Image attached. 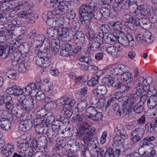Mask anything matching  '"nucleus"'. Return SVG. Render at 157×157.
<instances>
[{
  "mask_svg": "<svg viewBox=\"0 0 157 157\" xmlns=\"http://www.w3.org/2000/svg\"><path fill=\"white\" fill-rule=\"evenodd\" d=\"M121 75L122 77L121 78L126 83H128L133 80V78H132V74L130 72L127 71L124 72Z\"/></svg>",
  "mask_w": 157,
  "mask_h": 157,
  "instance_id": "40",
  "label": "nucleus"
},
{
  "mask_svg": "<svg viewBox=\"0 0 157 157\" xmlns=\"http://www.w3.org/2000/svg\"><path fill=\"white\" fill-rule=\"evenodd\" d=\"M8 27H6L5 28V33L4 34L3 40L2 41L0 40V42H3L5 40L13 37V31L10 28V27H12V26L11 25H8Z\"/></svg>",
  "mask_w": 157,
  "mask_h": 157,
  "instance_id": "24",
  "label": "nucleus"
},
{
  "mask_svg": "<svg viewBox=\"0 0 157 157\" xmlns=\"http://www.w3.org/2000/svg\"><path fill=\"white\" fill-rule=\"evenodd\" d=\"M113 143L116 144L115 147L114 148L117 151V153L120 154L121 152H123L124 150V140L121 139L119 136H115L113 139Z\"/></svg>",
  "mask_w": 157,
  "mask_h": 157,
  "instance_id": "13",
  "label": "nucleus"
},
{
  "mask_svg": "<svg viewBox=\"0 0 157 157\" xmlns=\"http://www.w3.org/2000/svg\"><path fill=\"white\" fill-rule=\"evenodd\" d=\"M128 66L123 64L112 66L109 69L110 74L114 75H121L124 72L128 71Z\"/></svg>",
  "mask_w": 157,
  "mask_h": 157,
  "instance_id": "11",
  "label": "nucleus"
},
{
  "mask_svg": "<svg viewBox=\"0 0 157 157\" xmlns=\"http://www.w3.org/2000/svg\"><path fill=\"white\" fill-rule=\"evenodd\" d=\"M99 9L96 6V9L94 10L91 13L90 16L88 17V18L85 21V23L86 25H89L91 22L92 20L94 18L96 20H100L102 18L101 13L100 10H99Z\"/></svg>",
  "mask_w": 157,
  "mask_h": 157,
  "instance_id": "15",
  "label": "nucleus"
},
{
  "mask_svg": "<svg viewBox=\"0 0 157 157\" xmlns=\"http://www.w3.org/2000/svg\"><path fill=\"white\" fill-rule=\"evenodd\" d=\"M96 9V6L93 4L92 2L83 4L80 6L78 13L80 14L79 19L82 24H85L88 17L90 16L92 11Z\"/></svg>",
  "mask_w": 157,
  "mask_h": 157,
  "instance_id": "1",
  "label": "nucleus"
},
{
  "mask_svg": "<svg viewBox=\"0 0 157 157\" xmlns=\"http://www.w3.org/2000/svg\"><path fill=\"white\" fill-rule=\"evenodd\" d=\"M55 120V117L52 115H50L47 117L45 122V126L47 128L49 125L52 124Z\"/></svg>",
  "mask_w": 157,
  "mask_h": 157,
  "instance_id": "57",
  "label": "nucleus"
},
{
  "mask_svg": "<svg viewBox=\"0 0 157 157\" xmlns=\"http://www.w3.org/2000/svg\"><path fill=\"white\" fill-rule=\"evenodd\" d=\"M145 130L142 128H137L131 133L130 140L134 143L139 142L144 137Z\"/></svg>",
  "mask_w": 157,
  "mask_h": 157,
  "instance_id": "9",
  "label": "nucleus"
},
{
  "mask_svg": "<svg viewBox=\"0 0 157 157\" xmlns=\"http://www.w3.org/2000/svg\"><path fill=\"white\" fill-rule=\"evenodd\" d=\"M44 20L46 21V19H47L46 22V24L48 25L50 27H53L54 26H55V25L57 23V22H59V21L58 20H56L55 19V18L52 17H45Z\"/></svg>",
  "mask_w": 157,
  "mask_h": 157,
  "instance_id": "39",
  "label": "nucleus"
},
{
  "mask_svg": "<svg viewBox=\"0 0 157 157\" xmlns=\"http://www.w3.org/2000/svg\"><path fill=\"white\" fill-rule=\"evenodd\" d=\"M52 129L48 128L47 131L45 132L48 138L55 139L58 135L64 133L63 130L59 124H52Z\"/></svg>",
  "mask_w": 157,
  "mask_h": 157,
  "instance_id": "7",
  "label": "nucleus"
},
{
  "mask_svg": "<svg viewBox=\"0 0 157 157\" xmlns=\"http://www.w3.org/2000/svg\"><path fill=\"white\" fill-rule=\"evenodd\" d=\"M116 97L115 95H113V97L109 98L107 101L106 106L107 107L109 106L112 105L113 106L114 110L116 112L117 114L120 116H123L124 113V109L123 108L120 109V107L117 104L115 101H116Z\"/></svg>",
  "mask_w": 157,
  "mask_h": 157,
  "instance_id": "10",
  "label": "nucleus"
},
{
  "mask_svg": "<svg viewBox=\"0 0 157 157\" xmlns=\"http://www.w3.org/2000/svg\"><path fill=\"white\" fill-rule=\"evenodd\" d=\"M19 101L16 103V107L17 110L23 112L24 111L28 113L34 108L35 102L36 101L33 98L28 99L26 96L18 98Z\"/></svg>",
  "mask_w": 157,
  "mask_h": 157,
  "instance_id": "3",
  "label": "nucleus"
},
{
  "mask_svg": "<svg viewBox=\"0 0 157 157\" xmlns=\"http://www.w3.org/2000/svg\"><path fill=\"white\" fill-rule=\"evenodd\" d=\"M119 31H116L113 33V34L110 33L111 38L110 39V41H111V45L114 44L115 42L118 41V35Z\"/></svg>",
  "mask_w": 157,
  "mask_h": 157,
  "instance_id": "50",
  "label": "nucleus"
},
{
  "mask_svg": "<svg viewBox=\"0 0 157 157\" xmlns=\"http://www.w3.org/2000/svg\"><path fill=\"white\" fill-rule=\"evenodd\" d=\"M32 126V121L31 120H26L20 122L18 128L20 131L25 132L29 131Z\"/></svg>",
  "mask_w": 157,
  "mask_h": 157,
  "instance_id": "17",
  "label": "nucleus"
},
{
  "mask_svg": "<svg viewBox=\"0 0 157 157\" xmlns=\"http://www.w3.org/2000/svg\"><path fill=\"white\" fill-rule=\"evenodd\" d=\"M32 121H33V124L34 125V127H35V126L44 125V123H43L44 121V117H40L36 118L34 119Z\"/></svg>",
  "mask_w": 157,
  "mask_h": 157,
  "instance_id": "52",
  "label": "nucleus"
},
{
  "mask_svg": "<svg viewBox=\"0 0 157 157\" xmlns=\"http://www.w3.org/2000/svg\"><path fill=\"white\" fill-rule=\"evenodd\" d=\"M68 142L69 143V144L71 145V150L74 151H77L80 148L79 144L78 143L76 142L75 140H70Z\"/></svg>",
  "mask_w": 157,
  "mask_h": 157,
  "instance_id": "42",
  "label": "nucleus"
},
{
  "mask_svg": "<svg viewBox=\"0 0 157 157\" xmlns=\"http://www.w3.org/2000/svg\"><path fill=\"white\" fill-rule=\"evenodd\" d=\"M147 105L149 108H154L157 106V97L156 96L152 95L150 97L147 101Z\"/></svg>",
  "mask_w": 157,
  "mask_h": 157,
  "instance_id": "35",
  "label": "nucleus"
},
{
  "mask_svg": "<svg viewBox=\"0 0 157 157\" xmlns=\"http://www.w3.org/2000/svg\"><path fill=\"white\" fill-rule=\"evenodd\" d=\"M123 17L126 19L127 21H129L131 24L135 25L136 26H139V24H140L139 20L128 14H123Z\"/></svg>",
  "mask_w": 157,
  "mask_h": 157,
  "instance_id": "28",
  "label": "nucleus"
},
{
  "mask_svg": "<svg viewBox=\"0 0 157 157\" xmlns=\"http://www.w3.org/2000/svg\"><path fill=\"white\" fill-rule=\"evenodd\" d=\"M150 10L147 7L144 6H140V13L141 15L147 17L150 14Z\"/></svg>",
  "mask_w": 157,
  "mask_h": 157,
  "instance_id": "47",
  "label": "nucleus"
},
{
  "mask_svg": "<svg viewBox=\"0 0 157 157\" xmlns=\"http://www.w3.org/2000/svg\"><path fill=\"white\" fill-rule=\"evenodd\" d=\"M115 132L117 136H119L121 139L124 140L128 137V135L125 131L124 130V127L122 126L120 127L117 126L115 129Z\"/></svg>",
  "mask_w": 157,
  "mask_h": 157,
  "instance_id": "27",
  "label": "nucleus"
},
{
  "mask_svg": "<svg viewBox=\"0 0 157 157\" xmlns=\"http://www.w3.org/2000/svg\"><path fill=\"white\" fill-rule=\"evenodd\" d=\"M139 20L142 23L145 29L150 28L151 24L149 19L146 18H144L141 17L140 19H139Z\"/></svg>",
  "mask_w": 157,
  "mask_h": 157,
  "instance_id": "62",
  "label": "nucleus"
},
{
  "mask_svg": "<svg viewBox=\"0 0 157 157\" xmlns=\"http://www.w3.org/2000/svg\"><path fill=\"white\" fill-rule=\"evenodd\" d=\"M68 97L64 96L57 100L56 102V105L58 106H62L63 105H66V101Z\"/></svg>",
  "mask_w": 157,
  "mask_h": 157,
  "instance_id": "59",
  "label": "nucleus"
},
{
  "mask_svg": "<svg viewBox=\"0 0 157 157\" xmlns=\"http://www.w3.org/2000/svg\"><path fill=\"white\" fill-rule=\"evenodd\" d=\"M6 76L11 79H16L17 74L16 71L13 70L9 71L6 73Z\"/></svg>",
  "mask_w": 157,
  "mask_h": 157,
  "instance_id": "64",
  "label": "nucleus"
},
{
  "mask_svg": "<svg viewBox=\"0 0 157 157\" xmlns=\"http://www.w3.org/2000/svg\"><path fill=\"white\" fill-rule=\"evenodd\" d=\"M144 33L143 34L139 32H137L135 36V40L138 42L140 44H145Z\"/></svg>",
  "mask_w": 157,
  "mask_h": 157,
  "instance_id": "56",
  "label": "nucleus"
},
{
  "mask_svg": "<svg viewBox=\"0 0 157 157\" xmlns=\"http://www.w3.org/2000/svg\"><path fill=\"white\" fill-rule=\"evenodd\" d=\"M68 29L66 27H59V39L63 42L67 41L69 40Z\"/></svg>",
  "mask_w": 157,
  "mask_h": 157,
  "instance_id": "16",
  "label": "nucleus"
},
{
  "mask_svg": "<svg viewBox=\"0 0 157 157\" xmlns=\"http://www.w3.org/2000/svg\"><path fill=\"white\" fill-rule=\"evenodd\" d=\"M47 31L49 37L53 39L56 40L59 37V27L55 26L54 28L52 27L51 28L48 29Z\"/></svg>",
  "mask_w": 157,
  "mask_h": 157,
  "instance_id": "21",
  "label": "nucleus"
},
{
  "mask_svg": "<svg viewBox=\"0 0 157 157\" xmlns=\"http://www.w3.org/2000/svg\"><path fill=\"white\" fill-rule=\"evenodd\" d=\"M6 1L4 3H2L0 6L1 11L4 13H7L8 11H10L12 9L9 7V4L6 3Z\"/></svg>",
  "mask_w": 157,
  "mask_h": 157,
  "instance_id": "53",
  "label": "nucleus"
},
{
  "mask_svg": "<svg viewBox=\"0 0 157 157\" xmlns=\"http://www.w3.org/2000/svg\"><path fill=\"white\" fill-rule=\"evenodd\" d=\"M145 44H151L153 41L154 38L152 33L149 31H147L144 33Z\"/></svg>",
  "mask_w": 157,
  "mask_h": 157,
  "instance_id": "34",
  "label": "nucleus"
},
{
  "mask_svg": "<svg viewBox=\"0 0 157 157\" xmlns=\"http://www.w3.org/2000/svg\"><path fill=\"white\" fill-rule=\"evenodd\" d=\"M29 67L26 64H25L24 63H22L19 65L18 69L19 72L25 73L29 69Z\"/></svg>",
  "mask_w": 157,
  "mask_h": 157,
  "instance_id": "60",
  "label": "nucleus"
},
{
  "mask_svg": "<svg viewBox=\"0 0 157 157\" xmlns=\"http://www.w3.org/2000/svg\"><path fill=\"white\" fill-rule=\"evenodd\" d=\"M38 17V15L34 12H29L28 18L29 20V21H28L29 23L32 24L34 23Z\"/></svg>",
  "mask_w": 157,
  "mask_h": 157,
  "instance_id": "48",
  "label": "nucleus"
},
{
  "mask_svg": "<svg viewBox=\"0 0 157 157\" xmlns=\"http://www.w3.org/2000/svg\"><path fill=\"white\" fill-rule=\"evenodd\" d=\"M50 49H48L49 51H52L55 54H57L60 49V45L59 43H57L55 42L54 43L52 44L49 48Z\"/></svg>",
  "mask_w": 157,
  "mask_h": 157,
  "instance_id": "43",
  "label": "nucleus"
},
{
  "mask_svg": "<svg viewBox=\"0 0 157 157\" xmlns=\"http://www.w3.org/2000/svg\"><path fill=\"white\" fill-rule=\"evenodd\" d=\"M29 38L30 39H32L33 40H38L40 41H43L44 39H45V36L44 35L42 34H37L36 32L35 31H33L29 35Z\"/></svg>",
  "mask_w": 157,
  "mask_h": 157,
  "instance_id": "36",
  "label": "nucleus"
},
{
  "mask_svg": "<svg viewBox=\"0 0 157 157\" xmlns=\"http://www.w3.org/2000/svg\"><path fill=\"white\" fill-rule=\"evenodd\" d=\"M42 46L44 47V50L48 51V49H50L49 48L52 44L50 43V41L49 39L45 37V39H44L42 41Z\"/></svg>",
  "mask_w": 157,
  "mask_h": 157,
  "instance_id": "58",
  "label": "nucleus"
},
{
  "mask_svg": "<svg viewBox=\"0 0 157 157\" xmlns=\"http://www.w3.org/2000/svg\"><path fill=\"white\" fill-rule=\"evenodd\" d=\"M110 8L108 7H103L100 10L101 13L102 17L107 18L110 14V11L109 9Z\"/></svg>",
  "mask_w": 157,
  "mask_h": 157,
  "instance_id": "51",
  "label": "nucleus"
},
{
  "mask_svg": "<svg viewBox=\"0 0 157 157\" xmlns=\"http://www.w3.org/2000/svg\"><path fill=\"white\" fill-rule=\"evenodd\" d=\"M61 113L64 114L66 117L70 118L72 114V110L64 105L63 109L61 110Z\"/></svg>",
  "mask_w": 157,
  "mask_h": 157,
  "instance_id": "44",
  "label": "nucleus"
},
{
  "mask_svg": "<svg viewBox=\"0 0 157 157\" xmlns=\"http://www.w3.org/2000/svg\"><path fill=\"white\" fill-rule=\"evenodd\" d=\"M144 109V107L143 105L141 102H138L134 105L133 108L132 107L129 109V112L131 110H133L136 113L139 114L142 112Z\"/></svg>",
  "mask_w": 157,
  "mask_h": 157,
  "instance_id": "37",
  "label": "nucleus"
},
{
  "mask_svg": "<svg viewBox=\"0 0 157 157\" xmlns=\"http://www.w3.org/2000/svg\"><path fill=\"white\" fill-rule=\"evenodd\" d=\"M141 78H138V84H136V86L134 89V91H135L134 94L138 96L143 94L144 92H146V90L145 89L144 86L142 84L143 80Z\"/></svg>",
  "mask_w": 157,
  "mask_h": 157,
  "instance_id": "19",
  "label": "nucleus"
},
{
  "mask_svg": "<svg viewBox=\"0 0 157 157\" xmlns=\"http://www.w3.org/2000/svg\"><path fill=\"white\" fill-rule=\"evenodd\" d=\"M124 0H114L113 1V7L112 10L114 11L116 13H118L121 9V7L119 6L120 4Z\"/></svg>",
  "mask_w": 157,
  "mask_h": 157,
  "instance_id": "45",
  "label": "nucleus"
},
{
  "mask_svg": "<svg viewBox=\"0 0 157 157\" xmlns=\"http://www.w3.org/2000/svg\"><path fill=\"white\" fill-rule=\"evenodd\" d=\"M93 147L89 146L88 147H87V151H88L90 153L91 156L93 157H97L98 154V147L97 146L95 145V144H92Z\"/></svg>",
  "mask_w": 157,
  "mask_h": 157,
  "instance_id": "38",
  "label": "nucleus"
},
{
  "mask_svg": "<svg viewBox=\"0 0 157 157\" xmlns=\"http://www.w3.org/2000/svg\"><path fill=\"white\" fill-rule=\"evenodd\" d=\"M141 78L143 80V81L142 84L144 86H147L151 84L152 82L153 78L151 77H148L145 79L143 77L140 76L138 78Z\"/></svg>",
  "mask_w": 157,
  "mask_h": 157,
  "instance_id": "61",
  "label": "nucleus"
},
{
  "mask_svg": "<svg viewBox=\"0 0 157 157\" xmlns=\"http://www.w3.org/2000/svg\"><path fill=\"white\" fill-rule=\"evenodd\" d=\"M74 38L77 44L82 45L85 44V35L81 31L76 32L74 35Z\"/></svg>",
  "mask_w": 157,
  "mask_h": 157,
  "instance_id": "20",
  "label": "nucleus"
},
{
  "mask_svg": "<svg viewBox=\"0 0 157 157\" xmlns=\"http://www.w3.org/2000/svg\"><path fill=\"white\" fill-rule=\"evenodd\" d=\"M104 157H119L120 154L115 148L109 147L107 150H105Z\"/></svg>",
  "mask_w": 157,
  "mask_h": 157,
  "instance_id": "25",
  "label": "nucleus"
},
{
  "mask_svg": "<svg viewBox=\"0 0 157 157\" xmlns=\"http://www.w3.org/2000/svg\"><path fill=\"white\" fill-rule=\"evenodd\" d=\"M139 99V96L134 93L129 95L127 101L123 103L124 106L125 107L123 108L124 109V112L126 110L129 112V109L133 107L134 105L138 102Z\"/></svg>",
  "mask_w": 157,
  "mask_h": 157,
  "instance_id": "8",
  "label": "nucleus"
},
{
  "mask_svg": "<svg viewBox=\"0 0 157 157\" xmlns=\"http://www.w3.org/2000/svg\"><path fill=\"white\" fill-rule=\"evenodd\" d=\"M42 17L43 19H44L45 17H53L54 18L56 17V18L58 19L57 20H59V15H58V13L56 8H55V9L52 11L48 12L47 13V15L43 14L42 15Z\"/></svg>",
  "mask_w": 157,
  "mask_h": 157,
  "instance_id": "41",
  "label": "nucleus"
},
{
  "mask_svg": "<svg viewBox=\"0 0 157 157\" xmlns=\"http://www.w3.org/2000/svg\"><path fill=\"white\" fill-rule=\"evenodd\" d=\"M95 130L94 127L88 125L87 123L82 127L78 135L82 137L85 143H87L88 141L94 142V139L93 137L95 135Z\"/></svg>",
  "mask_w": 157,
  "mask_h": 157,
  "instance_id": "4",
  "label": "nucleus"
},
{
  "mask_svg": "<svg viewBox=\"0 0 157 157\" xmlns=\"http://www.w3.org/2000/svg\"><path fill=\"white\" fill-rule=\"evenodd\" d=\"M83 117V116L82 115L77 114L72 117L71 121L75 123H81L82 122Z\"/></svg>",
  "mask_w": 157,
  "mask_h": 157,
  "instance_id": "55",
  "label": "nucleus"
},
{
  "mask_svg": "<svg viewBox=\"0 0 157 157\" xmlns=\"http://www.w3.org/2000/svg\"><path fill=\"white\" fill-rule=\"evenodd\" d=\"M130 86L128 83H126L123 85L122 84L118 88V89L121 93H123L125 91L129 90L130 88Z\"/></svg>",
  "mask_w": 157,
  "mask_h": 157,
  "instance_id": "63",
  "label": "nucleus"
},
{
  "mask_svg": "<svg viewBox=\"0 0 157 157\" xmlns=\"http://www.w3.org/2000/svg\"><path fill=\"white\" fill-rule=\"evenodd\" d=\"M56 142V144L54 147V149L56 151L62 150L65 147L67 143L66 139L63 137H58Z\"/></svg>",
  "mask_w": 157,
  "mask_h": 157,
  "instance_id": "18",
  "label": "nucleus"
},
{
  "mask_svg": "<svg viewBox=\"0 0 157 157\" xmlns=\"http://www.w3.org/2000/svg\"><path fill=\"white\" fill-rule=\"evenodd\" d=\"M97 110L95 107L92 106L88 107L86 110V113L87 117L92 119L96 114L97 113Z\"/></svg>",
  "mask_w": 157,
  "mask_h": 157,
  "instance_id": "32",
  "label": "nucleus"
},
{
  "mask_svg": "<svg viewBox=\"0 0 157 157\" xmlns=\"http://www.w3.org/2000/svg\"><path fill=\"white\" fill-rule=\"evenodd\" d=\"M107 91V89L105 85H101L98 86L96 89L93 90V94L94 96L98 95H103L105 94Z\"/></svg>",
  "mask_w": 157,
  "mask_h": 157,
  "instance_id": "22",
  "label": "nucleus"
},
{
  "mask_svg": "<svg viewBox=\"0 0 157 157\" xmlns=\"http://www.w3.org/2000/svg\"><path fill=\"white\" fill-rule=\"evenodd\" d=\"M7 93L9 94L17 96V101H19L18 98L22 97L24 96L21 95L22 93L21 88L17 85L10 86L6 90Z\"/></svg>",
  "mask_w": 157,
  "mask_h": 157,
  "instance_id": "12",
  "label": "nucleus"
},
{
  "mask_svg": "<svg viewBox=\"0 0 157 157\" xmlns=\"http://www.w3.org/2000/svg\"><path fill=\"white\" fill-rule=\"evenodd\" d=\"M8 47V45L6 44H0V56L4 59L6 58L9 55Z\"/></svg>",
  "mask_w": 157,
  "mask_h": 157,
  "instance_id": "30",
  "label": "nucleus"
},
{
  "mask_svg": "<svg viewBox=\"0 0 157 157\" xmlns=\"http://www.w3.org/2000/svg\"><path fill=\"white\" fill-rule=\"evenodd\" d=\"M36 56V63L38 66L46 67L50 64L51 56L50 53L46 52L41 51L40 54Z\"/></svg>",
  "mask_w": 157,
  "mask_h": 157,
  "instance_id": "5",
  "label": "nucleus"
},
{
  "mask_svg": "<svg viewBox=\"0 0 157 157\" xmlns=\"http://www.w3.org/2000/svg\"><path fill=\"white\" fill-rule=\"evenodd\" d=\"M10 124L6 118H2L0 120V127L5 131H8L10 128Z\"/></svg>",
  "mask_w": 157,
  "mask_h": 157,
  "instance_id": "33",
  "label": "nucleus"
},
{
  "mask_svg": "<svg viewBox=\"0 0 157 157\" xmlns=\"http://www.w3.org/2000/svg\"><path fill=\"white\" fill-rule=\"evenodd\" d=\"M118 35V41L124 46H127L129 45V40L131 39L130 35L127 36L121 31H119Z\"/></svg>",
  "mask_w": 157,
  "mask_h": 157,
  "instance_id": "14",
  "label": "nucleus"
},
{
  "mask_svg": "<svg viewBox=\"0 0 157 157\" xmlns=\"http://www.w3.org/2000/svg\"><path fill=\"white\" fill-rule=\"evenodd\" d=\"M99 34L95 35L94 33L89 32V39L90 42L88 44V49L93 51H96L99 49L103 42V33H98Z\"/></svg>",
  "mask_w": 157,
  "mask_h": 157,
  "instance_id": "2",
  "label": "nucleus"
},
{
  "mask_svg": "<svg viewBox=\"0 0 157 157\" xmlns=\"http://www.w3.org/2000/svg\"><path fill=\"white\" fill-rule=\"evenodd\" d=\"M114 78L111 77H106L102 80V82L105 85H107L112 87Z\"/></svg>",
  "mask_w": 157,
  "mask_h": 157,
  "instance_id": "46",
  "label": "nucleus"
},
{
  "mask_svg": "<svg viewBox=\"0 0 157 157\" xmlns=\"http://www.w3.org/2000/svg\"><path fill=\"white\" fill-rule=\"evenodd\" d=\"M9 48H8L9 54H11L16 50H17L19 47V44L18 41L17 40H13L10 41L9 43Z\"/></svg>",
  "mask_w": 157,
  "mask_h": 157,
  "instance_id": "26",
  "label": "nucleus"
},
{
  "mask_svg": "<svg viewBox=\"0 0 157 157\" xmlns=\"http://www.w3.org/2000/svg\"><path fill=\"white\" fill-rule=\"evenodd\" d=\"M146 130L148 132L152 133L155 132V128L154 127L152 122H148L145 126Z\"/></svg>",
  "mask_w": 157,
  "mask_h": 157,
  "instance_id": "49",
  "label": "nucleus"
},
{
  "mask_svg": "<svg viewBox=\"0 0 157 157\" xmlns=\"http://www.w3.org/2000/svg\"><path fill=\"white\" fill-rule=\"evenodd\" d=\"M69 3L68 2L66 1H63L59 5L56 6L55 8L56 9L58 13L59 18L58 20L59 21V24H62L65 21H69V19L67 17L65 18L63 15L65 13H67L68 10L69 8L68 5Z\"/></svg>",
  "mask_w": 157,
  "mask_h": 157,
  "instance_id": "6",
  "label": "nucleus"
},
{
  "mask_svg": "<svg viewBox=\"0 0 157 157\" xmlns=\"http://www.w3.org/2000/svg\"><path fill=\"white\" fill-rule=\"evenodd\" d=\"M14 146L11 144H8L2 150V152L5 156L6 157L10 155L14 151Z\"/></svg>",
  "mask_w": 157,
  "mask_h": 157,
  "instance_id": "31",
  "label": "nucleus"
},
{
  "mask_svg": "<svg viewBox=\"0 0 157 157\" xmlns=\"http://www.w3.org/2000/svg\"><path fill=\"white\" fill-rule=\"evenodd\" d=\"M105 51L115 58H118L121 52L120 50H118L117 48L114 46L107 47Z\"/></svg>",
  "mask_w": 157,
  "mask_h": 157,
  "instance_id": "23",
  "label": "nucleus"
},
{
  "mask_svg": "<svg viewBox=\"0 0 157 157\" xmlns=\"http://www.w3.org/2000/svg\"><path fill=\"white\" fill-rule=\"evenodd\" d=\"M31 138L28 137L26 138L22 142L18 143L17 147L20 149L23 150L22 151H26L29 147Z\"/></svg>",
  "mask_w": 157,
  "mask_h": 157,
  "instance_id": "29",
  "label": "nucleus"
},
{
  "mask_svg": "<svg viewBox=\"0 0 157 157\" xmlns=\"http://www.w3.org/2000/svg\"><path fill=\"white\" fill-rule=\"evenodd\" d=\"M87 105V103L86 101H81L78 104L75 109L77 108L78 109V112H81L86 108Z\"/></svg>",
  "mask_w": 157,
  "mask_h": 157,
  "instance_id": "54",
  "label": "nucleus"
}]
</instances>
